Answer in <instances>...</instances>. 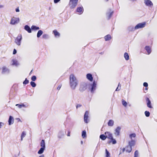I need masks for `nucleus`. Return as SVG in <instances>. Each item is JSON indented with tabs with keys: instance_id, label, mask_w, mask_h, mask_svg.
I'll return each instance as SVG.
<instances>
[{
	"instance_id": "nucleus-1",
	"label": "nucleus",
	"mask_w": 157,
	"mask_h": 157,
	"mask_svg": "<svg viewBox=\"0 0 157 157\" xmlns=\"http://www.w3.org/2000/svg\"><path fill=\"white\" fill-rule=\"evenodd\" d=\"M69 79L70 86L72 89L75 90L78 84V81L73 74H71L70 75Z\"/></svg>"
},
{
	"instance_id": "nucleus-2",
	"label": "nucleus",
	"mask_w": 157,
	"mask_h": 157,
	"mask_svg": "<svg viewBox=\"0 0 157 157\" xmlns=\"http://www.w3.org/2000/svg\"><path fill=\"white\" fill-rule=\"evenodd\" d=\"M40 146L41 147L38 152V153L39 154H41L43 153L45 149V144L44 140H41L40 143Z\"/></svg>"
},
{
	"instance_id": "nucleus-3",
	"label": "nucleus",
	"mask_w": 157,
	"mask_h": 157,
	"mask_svg": "<svg viewBox=\"0 0 157 157\" xmlns=\"http://www.w3.org/2000/svg\"><path fill=\"white\" fill-rule=\"evenodd\" d=\"M78 0H70L69 5L71 9L74 8L77 5Z\"/></svg>"
},
{
	"instance_id": "nucleus-4",
	"label": "nucleus",
	"mask_w": 157,
	"mask_h": 157,
	"mask_svg": "<svg viewBox=\"0 0 157 157\" xmlns=\"http://www.w3.org/2000/svg\"><path fill=\"white\" fill-rule=\"evenodd\" d=\"M22 40V36L21 34L18 35L15 40V43L18 46H20L21 43V41Z\"/></svg>"
},
{
	"instance_id": "nucleus-5",
	"label": "nucleus",
	"mask_w": 157,
	"mask_h": 157,
	"mask_svg": "<svg viewBox=\"0 0 157 157\" xmlns=\"http://www.w3.org/2000/svg\"><path fill=\"white\" fill-rule=\"evenodd\" d=\"M20 19L19 18L13 17L11 20L10 24L12 25H14L18 23Z\"/></svg>"
},
{
	"instance_id": "nucleus-6",
	"label": "nucleus",
	"mask_w": 157,
	"mask_h": 157,
	"mask_svg": "<svg viewBox=\"0 0 157 157\" xmlns=\"http://www.w3.org/2000/svg\"><path fill=\"white\" fill-rule=\"evenodd\" d=\"M87 84L84 82H82L81 83L79 90L80 91L82 92L85 91L87 88Z\"/></svg>"
},
{
	"instance_id": "nucleus-7",
	"label": "nucleus",
	"mask_w": 157,
	"mask_h": 157,
	"mask_svg": "<svg viewBox=\"0 0 157 157\" xmlns=\"http://www.w3.org/2000/svg\"><path fill=\"white\" fill-rule=\"evenodd\" d=\"M146 24V22H145L139 23L135 26V29L136 30L139 29L143 28L145 26Z\"/></svg>"
},
{
	"instance_id": "nucleus-8",
	"label": "nucleus",
	"mask_w": 157,
	"mask_h": 157,
	"mask_svg": "<svg viewBox=\"0 0 157 157\" xmlns=\"http://www.w3.org/2000/svg\"><path fill=\"white\" fill-rule=\"evenodd\" d=\"M113 13V11L111 9H109L107 10L106 13V15L108 19H109L110 18Z\"/></svg>"
},
{
	"instance_id": "nucleus-9",
	"label": "nucleus",
	"mask_w": 157,
	"mask_h": 157,
	"mask_svg": "<svg viewBox=\"0 0 157 157\" xmlns=\"http://www.w3.org/2000/svg\"><path fill=\"white\" fill-rule=\"evenodd\" d=\"M96 84L95 82L94 81L93 82V83L92 84L90 85V90L91 92L92 93H94V91L96 90Z\"/></svg>"
},
{
	"instance_id": "nucleus-10",
	"label": "nucleus",
	"mask_w": 157,
	"mask_h": 157,
	"mask_svg": "<svg viewBox=\"0 0 157 157\" xmlns=\"http://www.w3.org/2000/svg\"><path fill=\"white\" fill-rule=\"evenodd\" d=\"M89 114V112L88 111H86L85 112V113L84 116V122L86 123H88V115Z\"/></svg>"
},
{
	"instance_id": "nucleus-11",
	"label": "nucleus",
	"mask_w": 157,
	"mask_h": 157,
	"mask_svg": "<svg viewBox=\"0 0 157 157\" xmlns=\"http://www.w3.org/2000/svg\"><path fill=\"white\" fill-rule=\"evenodd\" d=\"M121 129V128L119 126L117 127L115 129L114 133L116 136H118L120 135Z\"/></svg>"
},
{
	"instance_id": "nucleus-12",
	"label": "nucleus",
	"mask_w": 157,
	"mask_h": 157,
	"mask_svg": "<svg viewBox=\"0 0 157 157\" xmlns=\"http://www.w3.org/2000/svg\"><path fill=\"white\" fill-rule=\"evenodd\" d=\"M144 2L146 6L151 7L153 6L152 2L150 0H145Z\"/></svg>"
},
{
	"instance_id": "nucleus-13",
	"label": "nucleus",
	"mask_w": 157,
	"mask_h": 157,
	"mask_svg": "<svg viewBox=\"0 0 157 157\" xmlns=\"http://www.w3.org/2000/svg\"><path fill=\"white\" fill-rule=\"evenodd\" d=\"M10 72L9 69L6 67H3L2 69V73L3 74H9Z\"/></svg>"
},
{
	"instance_id": "nucleus-14",
	"label": "nucleus",
	"mask_w": 157,
	"mask_h": 157,
	"mask_svg": "<svg viewBox=\"0 0 157 157\" xmlns=\"http://www.w3.org/2000/svg\"><path fill=\"white\" fill-rule=\"evenodd\" d=\"M105 134L106 137V138L110 139L113 137L112 134L109 132H105Z\"/></svg>"
},
{
	"instance_id": "nucleus-15",
	"label": "nucleus",
	"mask_w": 157,
	"mask_h": 157,
	"mask_svg": "<svg viewBox=\"0 0 157 157\" xmlns=\"http://www.w3.org/2000/svg\"><path fill=\"white\" fill-rule=\"evenodd\" d=\"M146 100L147 102V107L150 108H152V107L151 105V102L149 98H147Z\"/></svg>"
},
{
	"instance_id": "nucleus-16",
	"label": "nucleus",
	"mask_w": 157,
	"mask_h": 157,
	"mask_svg": "<svg viewBox=\"0 0 157 157\" xmlns=\"http://www.w3.org/2000/svg\"><path fill=\"white\" fill-rule=\"evenodd\" d=\"M86 78L90 81L92 82L93 80V77L92 75L90 73L87 74L86 75Z\"/></svg>"
},
{
	"instance_id": "nucleus-17",
	"label": "nucleus",
	"mask_w": 157,
	"mask_h": 157,
	"mask_svg": "<svg viewBox=\"0 0 157 157\" xmlns=\"http://www.w3.org/2000/svg\"><path fill=\"white\" fill-rule=\"evenodd\" d=\"M24 29L28 33H30L32 32V29L28 25H26L24 26Z\"/></svg>"
},
{
	"instance_id": "nucleus-18",
	"label": "nucleus",
	"mask_w": 157,
	"mask_h": 157,
	"mask_svg": "<svg viewBox=\"0 0 157 157\" xmlns=\"http://www.w3.org/2000/svg\"><path fill=\"white\" fill-rule=\"evenodd\" d=\"M136 142L134 140H132L130 141H128V145L131 147H132L135 146Z\"/></svg>"
},
{
	"instance_id": "nucleus-19",
	"label": "nucleus",
	"mask_w": 157,
	"mask_h": 157,
	"mask_svg": "<svg viewBox=\"0 0 157 157\" xmlns=\"http://www.w3.org/2000/svg\"><path fill=\"white\" fill-rule=\"evenodd\" d=\"M8 122L9 125H10L13 124L14 122V119L13 117L11 116H10Z\"/></svg>"
},
{
	"instance_id": "nucleus-20",
	"label": "nucleus",
	"mask_w": 157,
	"mask_h": 157,
	"mask_svg": "<svg viewBox=\"0 0 157 157\" xmlns=\"http://www.w3.org/2000/svg\"><path fill=\"white\" fill-rule=\"evenodd\" d=\"M12 65L13 66H17L19 65V64L18 63V61L15 59H12Z\"/></svg>"
},
{
	"instance_id": "nucleus-21",
	"label": "nucleus",
	"mask_w": 157,
	"mask_h": 157,
	"mask_svg": "<svg viewBox=\"0 0 157 157\" xmlns=\"http://www.w3.org/2000/svg\"><path fill=\"white\" fill-rule=\"evenodd\" d=\"M76 11L78 12L81 13L80 14H81L83 11V9L82 6L78 7L76 10Z\"/></svg>"
},
{
	"instance_id": "nucleus-22",
	"label": "nucleus",
	"mask_w": 157,
	"mask_h": 157,
	"mask_svg": "<svg viewBox=\"0 0 157 157\" xmlns=\"http://www.w3.org/2000/svg\"><path fill=\"white\" fill-rule=\"evenodd\" d=\"M132 149V147L129 145L125 147L126 151L128 152V153L130 152L131 151Z\"/></svg>"
},
{
	"instance_id": "nucleus-23",
	"label": "nucleus",
	"mask_w": 157,
	"mask_h": 157,
	"mask_svg": "<svg viewBox=\"0 0 157 157\" xmlns=\"http://www.w3.org/2000/svg\"><path fill=\"white\" fill-rule=\"evenodd\" d=\"M53 33L54 34L56 37H59L60 36V33L57 32L56 30H55L53 31Z\"/></svg>"
},
{
	"instance_id": "nucleus-24",
	"label": "nucleus",
	"mask_w": 157,
	"mask_h": 157,
	"mask_svg": "<svg viewBox=\"0 0 157 157\" xmlns=\"http://www.w3.org/2000/svg\"><path fill=\"white\" fill-rule=\"evenodd\" d=\"M31 29L32 30L36 31L39 30L40 28L36 25H33L31 27Z\"/></svg>"
},
{
	"instance_id": "nucleus-25",
	"label": "nucleus",
	"mask_w": 157,
	"mask_h": 157,
	"mask_svg": "<svg viewBox=\"0 0 157 157\" xmlns=\"http://www.w3.org/2000/svg\"><path fill=\"white\" fill-rule=\"evenodd\" d=\"M145 49L147 52L148 54H150L151 52V50L150 47L148 46H146L145 48Z\"/></svg>"
},
{
	"instance_id": "nucleus-26",
	"label": "nucleus",
	"mask_w": 157,
	"mask_h": 157,
	"mask_svg": "<svg viewBox=\"0 0 157 157\" xmlns=\"http://www.w3.org/2000/svg\"><path fill=\"white\" fill-rule=\"evenodd\" d=\"M111 140H109L108 142V143L109 144L111 143H112L113 144H115L117 143V141L115 139H114L113 137L112 138L110 139Z\"/></svg>"
},
{
	"instance_id": "nucleus-27",
	"label": "nucleus",
	"mask_w": 157,
	"mask_h": 157,
	"mask_svg": "<svg viewBox=\"0 0 157 157\" xmlns=\"http://www.w3.org/2000/svg\"><path fill=\"white\" fill-rule=\"evenodd\" d=\"M16 106H17L18 108L19 109L21 108L22 107H24L25 108H26L27 107L25 105L23 104H17L16 105Z\"/></svg>"
},
{
	"instance_id": "nucleus-28",
	"label": "nucleus",
	"mask_w": 157,
	"mask_h": 157,
	"mask_svg": "<svg viewBox=\"0 0 157 157\" xmlns=\"http://www.w3.org/2000/svg\"><path fill=\"white\" fill-rule=\"evenodd\" d=\"M105 41H107L110 40L111 39V36L109 35H107L105 36Z\"/></svg>"
},
{
	"instance_id": "nucleus-29",
	"label": "nucleus",
	"mask_w": 157,
	"mask_h": 157,
	"mask_svg": "<svg viewBox=\"0 0 157 157\" xmlns=\"http://www.w3.org/2000/svg\"><path fill=\"white\" fill-rule=\"evenodd\" d=\"M43 32L41 30H39L37 33V38H39L40 36L43 34Z\"/></svg>"
},
{
	"instance_id": "nucleus-30",
	"label": "nucleus",
	"mask_w": 157,
	"mask_h": 157,
	"mask_svg": "<svg viewBox=\"0 0 157 157\" xmlns=\"http://www.w3.org/2000/svg\"><path fill=\"white\" fill-rule=\"evenodd\" d=\"M113 124L114 121L113 120H109L108 123V125L110 126H112Z\"/></svg>"
},
{
	"instance_id": "nucleus-31",
	"label": "nucleus",
	"mask_w": 157,
	"mask_h": 157,
	"mask_svg": "<svg viewBox=\"0 0 157 157\" xmlns=\"http://www.w3.org/2000/svg\"><path fill=\"white\" fill-rule=\"evenodd\" d=\"M128 30L129 31H133L136 29H135V27H134L132 26H130L128 27Z\"/></svg>"
},
{
	"instance_id": "nucleus-32",
	"label": "nucleus",
	"mask_w": 157,
	"mask_h": 157,
	"mask_svg": "<svg viewBox=\"0 0 157 157\" xmlns=\"http://www.w3.org/2000/svg\"><path fill=\"white\" fill-rule=\"evenodd\" d=\"M124 57L126 60H128L129 59V56L128 53L125 52L124 54Z\"/></svg>"
},
{
	"instance_id": "nucleus-33",
	"label": "nucleus",
	"mask_w": 157,
	"mask_h": 157,
	"mask_svg": "<svg viewBox=\"0 0 157 157\" xmlns=\"http://www.w3.org/2000/svg\"><path fill=\"white\" fill-rule=\"evenodd\" d=\"M82 136L83 138H84L86 137V132L85 130H83L82 131Z\"/></svg>"
},
{
	"instance_id": "nucleus-34",
	"label": "nucleus",
	"mask_w": 157,
	"mask_h": 157,
	"mask_svg": "<svg viewBox=\"0 0 157 157\" xmlns=\"http://www.w3.org/2000/svg\"><path fill=\"white\" fill-rule=\"evenodd\" d=\"M100 138L102 140H105L106 138V136L104 134H101L100 136Z\"/></svg>"
},
{
	"instance_id": "nucleus-35",
	"label": "nucleus",
	"mask_w": 157,
	"mask_h": 157,
	"mask_svg": "<svg viewBox=\"0 0 157 157\" xmlns=\"http://www.w3.org/2000/svg\"><path fill=\"white\" fill-rule=\"evenodd\" d=\"M136 136V134L135 133H133L129 135V137L131 140H132L133 137L135 138Z\"/></svg>"
},
{
	"instance_id": "nucleus-36",
	"label": "nucleus",
	"mask_w": 157,
	"mask_h": 157,
	"mask_svg": "<svg viewBox=\"0 0 157 157\" xmlns=\"http://www.w3.org/2000/svg\"><path fill=\"white\" fill-rule=\"evenodd\" d=\"M42 38L44 39H48L49 38V36L47 34H44L42 36Z\"/></svg>"
},
{
	"instance_id": "nucleus-37",
	"label": "nucleus",
	"mask_w": 157,
	"mask_h": 157,
	"mask_svg": "<svg viewBox=\"0 0 157 157\" xmlns=\"http://www.w3.org/2000/svg\"><path fill=\"white\" fill-rule=\"evenodd\" d=\"M30 83L31 86L33 87H34L36 86V83L33 81L31 82Z\"/></svg>"
},
{
	"instance_id": "nucleus-38",
	"label": "nucleus",
	"mask_w": 157,
	"mask_h": 157,
	"mask_svg": "<svg viewBox=\"0 0 157 157\" xmlns=\"http://www.w3.org/2000/svg\"><path fill=\"white\" fill-rule=\"evenodd\" d=\"M106 157H110V154L109 152L108 151L107 149H105Z\"/></svg>"
},
{
	"instance_id": "nucleus-39",
	"label": "nucleus",
	"mask_w": 157,
	"mask_h": 157,
	"mask_svg": "<svg viewBox=\"0 0 157 157\" xmlns=\"http://www.w3.org/2000/svg\"><path fill=\"white\" fill-rule=\"evenodd\" d=\"M26 135V134L25 132H23L21 135V141L23 140V138H24Z\"/></svg>"
},
{
	"instance_id": "nucleus-40",
	"label": "nucleus",
	"mask_w": 157,
	"mask_h": 157,
	"mask_svg": "<svg viewBox=\"0 0 157 157\" xmlns=\"http://www.w3.org/2000/svg\"><path fill=\"white\" fill-rule=\"evenodd\" d=\"M145 115L147 117H148L150 116V113L149 111H146L144 112Z\"/></svg>"
},
{
	"instance_id": "nucleus-41",
	"label": "nucleus",
	"mask_w": 157,
	"mask_h": 157,
	"mask_svg": "<svg viewBox=\"0 0 157 157\" xmlns=\"http://www.w3.org/2000/svg\"><path fill=\"white\" fill-rule=\"evenodd\" d=\"M122 105L125 107L127 105V102L124 101V100L122 99Z\"/></svg>"
},
{
	"instance_id": "nucleus-42",
	"label": "nucleus",
	"mask_w": 157,
	"mask_h": 157,
	"mask_svg": "<svg viewBox=\"0 0 157 157\" xmlns=\"http://www.w3.org/2000/svg\"><path fill=\"white\" fill-rule=\"evenodd\" d=\"M29 82V81L27 79V78H26L25 79V80L24 82H23V84L24 85H26Z\"/></svg>"
},
{
	"instance_id": "nucleus-43",
	"label": "nucleus",
	"mask_w": 157,
	"mask_h": 157,
	"mask_svg": "<svg viewBox=\"0 0 157 157\" xmlns=\"http://www.w3.org/2000/svg\"><path fill=\"white\" fill-rule=\"evenodd\" d=\"M31 79L33 81H34L36 80V76L33 75Z\"/></svg>"
},
{
	"instance_id": "nucleus-44",
	"label": "nucleus",
	"mask_w": 157,
	"mask_h": 157,
	"mask_svg": "<svg viewBox=\"0 0 157 157\" xmlns=\"http://www.w3.org/2000/svg\"><path fill=\"white\" fill-rule=\"evenodd\" d=\"M138 151L136 150L135 151L134 153V157H138Z\"/></svg>"
},
{
	"instance_id": "nucleus-45",
	"label": "nucleus",
	"mask_w": 157,
	"mask_h": 157,
	"mask_svg": "<svg viewBox=\"0 0 157 157\" xmlns=\"http://www.w3.org/2000/svg\"><path fill=\"white\" fill-rule=\"evenodd\" d=\"M143 86L145 87H147L148 86V83L146 82H144L143 83Z\"/></svg>"
},
{
	"instance_id": "nucleus-46",
	"label": "nucleus",
	"mask_w": 157,
	"mask_h": 157,
	"mask_svg": "<svg viewBox=\"0 0 157 157\" xmlns=\"http://www.w3.org/2000/svg\"><path fill=\"white\" fill-rule=\"evenodd\" d=\"M82 106V105L80 104H77L76 106V109H77L78 108H79L81 107Z\"/></svg>"
},
{
	"instance_id": "nucleus-47",
	"label": "nucleus",
	"mask_w": 157,
	"mask_h": 157,
	"mask_svg": "<svg viewBox=\"0 0 157 157\" xmlns=\"http://www.w3.org/2000/svg\"><path fill=\"white\" fill-rule=\"evenodd\" d=\"M17 50L16 49H14L13 52V54L15 55L17 53Z\"/></svg>"
},
{
	"instance_id": "nucleus-48",
	"label": "nucleus",
	"mask_w": 157,
	"mask_h": 157,
	"mask_svg": "<svg viewBox=\"0 0 157 157\" xmlns=\"http://www.w3.org/2000/svg\"><path fill=\"white\" fill-rule=\"evenodd\" d=\"M60 0H54V2L55 3H57Z\"/></svg>"
},
{
	"instance_id": "nucleus-49",
	"label": "nucleus",
	"mask_w": 157,
	"mask_h": 157,
	"mask_svg": "<svg viewBox=\"0 0 157 157\" xmlns=\"http://www.w3.org/2000/svg\"><path fill=\"white\" fill-rule=\"evenodd\" d=\"M4 124V123L2 122H0V128H1L2 126Z\"/></svg>"
},
{
	"instance_id": "nucleus-50",
	"label": "nucleus",
	"mask_w": 157,
	"mask_h": 157,
	"mask_svg": "<svg viewBox=\"0 0 157 157\" xmlns=\"http://www.w3.org/2000/svg\"><path fill=\"white\" fill-rule=\"evenodd\" d=\"M61 85H59V86H58V87H57V89L58 90H59L60 89V88H61Z\"/></svg>"
},
{
	"instance_id": "nucleus-51",
	"label": "nucleus",
	"mask_w": 157,
	"mask_h": 157,
	"mask_svg": "<svg viewBox=\"0 0 157 157\" xmlns=\"http://www.w3.org/2000/svg\"><path fill=\"white\" fill-rule=\"evenodd\" d=\"M119 87L118 86L117 88H116V91H119L121 89V88L120 87H119Z\"/></svg>"
},
{
	"instance_id": "nucleus-52",
	"label": "nucleus",
	"mask_w": 157,
	"mask_h": 157,
	"mask_svg": "<svg viewBox=\"0 0 157 157\" xmlns=\"http://www.w3.org/2000/svg\"><path fill=\"white\" fill-rule=\"evenodd\" d=\"M15 11L16 12H19L20 10H19V8L18 7L17 8H16L15 10Z\"/></svg>"
},
{
	"instance_id": "nucleus-53",
	"label": "nucleus",
	"mask_w": 157,
	"mask_h": 157,
	"mask_svg": "<svg viewBox=\"0 0 157 157\" xmlns=\"http://www.w3.org/2000/svg\"><path fill=\"white\" fill-rule=\"evenodd\" d=\"M67 136H70V131H68V133L67 134Z\"/></svg>"
},
{
	"instance_id": "nucleus-54",
	"label": "nucleus",
	"mask_w": 157,
	"mask_h": 157,
	"mask_svg": "<svg viewBox=\"0 0 157 157\" xmlns=\"http://www.w3.org/2000/svg\"><path fill=\"white\" fill-rule=\"evenodd\" d=\"M44 155H42L39 156V157H44Z\"/></svg>"
},
{
	"instance_id": "nucleus-55",
	"label": "nucleus",
	"mask_w": 157,
	"mask_h": 157,
	"mask_svg": "<svg viewBox=\"0 0 157 157\" xmlns=\"http://www.w3.org/2000/svg\"><path fill=\"white\" fill-rule=\"evenodd\" d=\"M118 86V87L120 86V88L121 87V85L120 84V83H119Z\"/></svg>"
},
{
	"instance_id": "nucleus-56",
	"label": "nucleus",
	"mask_w": 157,
	"mask_h": 157,
	"mask_svg": "<svg viewBox=\"0 0 157 157\" xmlns=\"http://www.w3.org/2000/svg\"><path fill=\"white\" fill-rule=\"evenodd\" d=\"M58 137L60 138H61L62 137V136H60L59 135H58Z\"/></svg>"
},
{
	"instance_id": "nucleus-57",
	"label": "nucleus",
	"mask_w": 157,
	"mask_h": 157,
	"mask_svg": "<svg viewBox=\"0 0 157 157\" xmlns=\"http://www.w3.org/2000/svg\"><path fill=\"white\" fill-rule=\"evenodd\" d=\"M32 71H33V70H32L31 71V72H30V73H29V75H30L32 73Z\"/></svg>"
},
{
	"instance_id": "nucleus-58",
	"label": "nucleus",
	"mask_w": 157,
	"mask_h": 157,
	"mask_svg": "<svg viewBox=\"0 0 157 157\" xmlns=\"http://www.w3.org/2000/svg\"><path fill=\"white\" fill-rule=\"evenodd\" d=\"M125 149V148H123V152H124V151Z\"/></svg>"
},
{
	"instance_id": "nucleus-59",
	"label": "nucleus",
	"mask_w": 157,
	"mask_h": 157,
	"mask_svg": "<svg viewBox=\"0 0 157 157\" xmlns=\"http://www.w3.org/2000/svg\"><path fill=\"white\" fill-rule=\"evenodd\" d=\"M145 90H147V89H148V88H147V87H146V88H145Z\"/></svg>"
},
{
	"instance_id": "nucleus-60",
	"label": "nucleus",
	"mask_w": 157,
	"mask_h": 157,
	"mask_svg": "<svg viewBox=\"0 0 157 157\" xmlns=\"http://www.w3.org/2000/svg\"><path fill=\"white\" fill-rule=\"evenodd\" d=\"M81 144H83V141H81Z\"/></svg>"
},
{
	"instance_id": "nucleus-61",
	"label": "nucleus",
	"mask_w": 157,
	"mask_h": 157,
	"mask_svg": "<svg viewBox=\"0 0 157 157\" xmlns=\"http://www.w3.org/2000/svg\"><path fill=\"white\" fill-rule=\"evenodd\" d=\"M17 119H19V121H20V119L19 118H17Z\"/></svg>"
},
{
	"instance_id": "nucleus-62",
	"label": "nucleus",
	"mask_w": 157,
	"mask_h": 157,
	"mask_svg": "<svg viewBox=\"0 0 157 157\" xmlns=\"http://www.w3.org/2000/svg\"><path fill=\"white\" fill-rule=\"evenodd\" d=\"M106 1H108L109 0H105Z\"/></svg>"
},
{
	"instance_id": "nucleus-63",
	"label": "nucleus",
	"mask_w": 157,
	"mask_h": 157,
	"mask_svg": "<svg viewBox=\"0 0 157 157\" xmlns=\"http://www.w3.org/2000/svg\"><path fill=\"white\" fill-rule=\"evenodd\" d=\"M49 10H50V7L49 8Z\"/></svg>"
},
{
	"instance_id": "nucleus-64",
	"label": "nucleus",
	"mask_w": 157,
	"mask_h": 157,
	"mask_svg": "<svg viewBox=\"0 0 157 157\" xmlns=\"http://www.w3.org/2000/svg\"><path fill=\"white\" fill-rule=\"evenodd\" d=\"M19 154H20V152H19V153L18 154V155H19Z\"/></svg>"
}]
</instances>
